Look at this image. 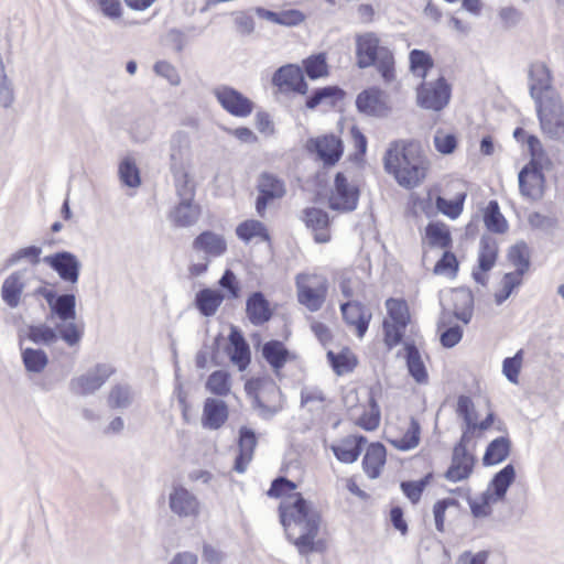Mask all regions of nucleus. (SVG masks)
<instances>
[{"label":"nucleus","instance_id":"58","mask_svg":"<svg viewBox=\"0 0 564 564\" xmlns=\"http://www.w3.org/2000/svg\"><path fill=\"white\" fill-rule=\"evenodd\" d=\"M522 282L519 273H506L501 280V290L495 294V302L501 305Z\"/></svg>","mask_w":564,"mask_h":564},{"label":"nucleus","instance_id":"46","mask_svg":"<svg viewBox=\"0 0 564 564\" xmlns=\"http://www.w3.org/2000/svg\"><path fill=\"white\" fill-rule=\"evenodd\" d=\"M134 393L128 384H116L108 395V405L112 409H127L133 402Z\"/></svg>","mask_w":564,"mask_h":564},{"label":"nucleus","instance_id":"56","mask_svg":"<svg viewBox=\"0 0 564 564\" xmlns=\"http://www.w3.org/2000/svg\"><path fill=\"white\" fill-rule=\"evenodd\" d=\"M469 564H506L505 556L498 552L491 551H480L476 554L471 552H465L459 557V564L462 562H467Z\"/></svg>","mask_w":564,"mask_h":564},{"label":"nucleus","instance_id":"10","mask_svg":"<svg viewBox=\"0 0 564 564\" xmlns=\"http://www.w3.org/2000/svg\"><path fill=\"white\" fill-rule=\"evenodd\" d=\"M528 87L534 102L543 101L552 95H558L553 88V75L551 69L541 61L530 64L528 69Z\"/></svg>","mask_w":564,"mask_h":564},{"label":"nucleus","instance_id":"60","mask_svg":"<svg viewBox=\"0 0 564 564\" xmlns=\"http://www.w3.org/2000/svg\"><path fill=\"white\" fill-rule=\"evenodd\" d=\"M41 253H42V249L36 246L21 248L8 258L7 265L8 267L14 265V264L19 263L21 260H26L31 264H37L40 262Z\"/></svg>","mask_w":564,"mask_h":564},{"label":"nucleus","instance_id":"15","mask_svg":"<svg viewBox=\"0 0 564 564\" xmlns=\"http://www.w3.org/2000/svg\"><path fill=\"white\" fill-rule=\"evenodd\" d=\"M169 507L178 518L196 519L200 514L198 498L183 486H174L169 495Z\"/></svg>","mask_w":564,"mask_h":564},{"label":"nucleus","instance_id":"3","mask_svg":"<svg viewBox=\"0 0 564 564\" xmlns=\"http://www.w3.org/2000/svg\"><path fill=\"white\" fill-rule=\"evenodd\" d=\"M355 45L356 65L360 69L375 67L387 85L395 80L394 53L375 32L357 34Z\"/></svg>","mask_w":564,"mask_h":564},{"label":"nucleus","instance_id":"24","mask_svg":"<svg viewBox=\"0 0 564 564\" xmlns=\"http://www.w3.org/2000/svg\"><path fill=\"white\" fill-rule=\"evenodd\" d=\"M229 410L225 401L207 398L204 402L202 426L207 430H219L228 420Z\"/></svg>","mask_w":564,"mask_h":564},{"label":"nucleus","instance_id":"59","mask_svg":"<svg viewBox=\"0 0 564 564\" xmlns=\"http://www.w3.org/2000/svg\"><path fill=\"white\" fill-rule=\"evenodd\" d=\"M175 182L176 194L181 200L193 199L195 195V186L186 171L172 173Z\"/></svg>","mask_w":564,"mask_h":564},{"label":"nucleus","instance_id":"12","mask_svg":"<svg viewBox=\"0 0 564 564\" xmlns=\"http://www.w3.org/2000/svg\"><path fill=\"white\" fill-rule=\"evenodd\" d=\"M219 105L231 116L246 118L253 111L254 104L232 87L220 85L213 89Z\"/></svg>","mask_w":564,"mask_h":564},{"label":"nucleus","instance_id":"36","mask_svg":"<svg viewBox=\"0 0 564 564\" xmlns=\"http://www.w3.org/2000/svg\"><path fill=\"white\" fill-rule=\"evenodd\" d=\"M224 301V295L216 290L203 289L195 297L196 307L204 316H213Z\"/></svg>","mask_w":564,"mask_h":564},{"label":"nucleus","instance_id":"57","mask_svg":"<svg viewBox=\"0 0 564 564\" xmlns=\"http://www.w3.org/2000/svg\"><path fill=\"white\" fill-rule=\"evenodd\" d=\"M410 67L414 75L425 78L427 72L433 67V59L427 53L413 50L410 52Z\"/></svg>","mask_w":564,"mask_h":564},{"label":"nucleus","instance_id":"4","mask_svg":"<svg viewBox=\"0 0 564 564\" xmlns=\"http://www.w3.org/2000/svg\"><path fill=\"white\" fill-rule=\"evenodd\" d=\"M84 335L83 324H55L52 327L45 323L29 325L25 336L36 345L51 346L62 339L68 347L78 346Z\"/></svg>","mask_w":564,"mask_h":564},{"label":"nucleus","instance_id":"63","mask_svg":"<svg viewBox=\"0 0 564 564\" xmlns=\"http://www.w3.org/2000/svg\"><path fill=\"white\" fill-rule=\"evenodd\" d=\"M456 412L463 417L465 424H476L477 414L469 397L460 395L458 398Z\"/></svg>","mask_w":564,"mask_h":564},{"label":"nucleus","instance_id":"31","mask_svg":"<svg viewBox=\"0 0 564 564\" xmlns=\"http://www.w3.org/2000/svg\"><path fill=\"white\" fill-rule=\"evenodd\" d=\"M366 443V437L361 435H349L343 438L339 444L333 445L332 451L338 460L351 464L357 460Z\"/></svg>","mask_w":564,"mask_h":564},{"label":"nucleus","instance_id":"26","mask_svg":"<svg viewBox=\"0 0 564 564\" xmlns=\"http://www.w3.org/2000/svg\"><path fill=\"white\" fill-rule=\"evenodd\" d=\"M356 106L360 112L381 117L388 111L386 95L379 88H370L361 91L356 99Z\"/></svg>","mask_w":564,"mask_h":564},{"label":"nucleus","instance_id":"11","mask_svg":"<svg viewBox=\"0 0 564 564\" xmlns=\"http://www.w3.org/2000/svg\"><path fill=\"white\" fill-rule=\"evenodd\" d=\"M451 98V87L438 77L435 82H424L417 88V105L424 109L441 111Z\"/></svg>","mask_w":564,"mask_h":564},{"label":"nucleus","instance_id":"35","mask_svg":"<svg viewBox=\"0 0 564 564\" xmlns=\"http://www.w3.org/2000/svg\"><path fill=\"white\" fill-rule=\"evenodd\" d=\"M516 479V469L513 465L508 464L500 471H498L490 481L488 489L491 490L492 497L501 501L508 488Z\"/></svg>","mask_w":564,"mask_h":564},{"label":"nucleus","instance_id":"19","mask_svg":"<svg viewBox=\"0 0 564 564\" xmlns=\"http://www.w3.org/2000/svg\"><path fill=\"white\" fill-rule=\"evenodd\" d=\"M544 174L541 169L531 161L519 173V189L522 196L539 199L543 195Z\"/></svg>","mask_w":564,"mask_h":564},{"label":"nucleus","instance_id":"61","mask_svg":"<svg viewBox=\"0 0 564 564\" xmlns=\"http://www.w3.org/2000/svg\"><path fill=\"white\" fill-rule=\"evenodd\" d=\"M523 361V350L520 349L513 357H508L502 362V372L506 378L512 382L518 383L519 373Z\"/></svg>","mask_w":564,"mask_h":564},{"label":"nucleus","instance_id":"47","mask_svg":"<svg viewBox=\"0 0 564 564\" xmlns=\"http://www.w3.org/2000/svg\"><path fill=\"white\" fill-rule=\"evenodd\" d=\"M343 96V90L336 86H326L316 89L312 96L306 99V107L315 109L322 104L333 105L335 100Z\"/></svg>","mask_w":564,"mask_h":564},{"label":"nucleus","instance_id":"32","mask_svg":"<svg viewBox=\"0 0 564 564\" xmlns=\"http://www.w3.org/2000/svg\"><path fill=\"white\" fill-rule=\"evenodd\" d=\"M200 216V207L193 199L181 200L170 213V220L175 227H192Z\"/></svg>","mask_w":564,"mask_h":564},{"label":"nucleus","instance_id":"25","mask_svg":"<svg viewBox=\"0 0 564 564\" xmlns=\"http://www.w3.org/2000/svg\"><path fill=\"white\" fill-rule=\"evenodd\" d=\"M196 252H203L205 258H218L227 251V241L220 234L206 230L200 232L192 243Z\"/></svg>","mask_w":564,"mask_h":564},{"label":"nucleus","instance_id":"20","mask_svg":"<svg viewBox=\"0 0 564 564\" xmlns=\"http://www.w3.org/2000/svg\"><path fill=\"white\" fill-rule=\"evenodd\" d=\"M254 403L259 415L270 420L283 409L284 401L281 390L274 383H269L260 389Z\"/></svg>","mask_w":564,"mask_h":564},{"label":"nucleus","instance_id":"18","mask_svg":"<svg viewBox=\"0 0 564 564\" xmlns=\"http://www.w3.org/2000/svg\"><path fill=\"white\" fill-rule=\"evenodd\" d=\"M31 280H35L28 270H19L11 273L1 288V297L3 302L11 308L20 305L21 295Z\"/></svg>","mask_w":564,"mask_h":564},{"label":"nucleus","instance_id":"43","mask_svg":"<svg viewBox=\"0 0 564 564\" xmlns=\"http://www.w3.org/2000/svg\"><path fill=\"white\" fill-rule=\"evenodd\" d=\"M454 316L465 324L473 317L474 299L470 292L460 290L454 292Z\"/></svg>","mask_w":564,"mask_h":564},{"label":"nucleus","instance_id":"34","mask_svg":"<svg viewBox=\"0 0 564 564\" xmlns=\"http://www.w3.org/2000/svg\"><path fill=\"white\" fill-rule=\"evenodd\" d=\"M230 349L229 356L232 364L238 366L239 370H245L250 362V350L242 335L232 329L229 335Z\"/></svg>","mask_w":564,"mask_h":564},{"label":"nucleus","instance_id":"21","mask_svg":"<svg viewBox=\"0 0 564 564\" xmlns=\"http://www.w3.org/2000/svg\"><path fill=\"white\" fill-rule=\"evenodd\" d=\"M340 311L347 325L355 327L357 336L362 338L369 327L371 312L360 302L352 300L341 303Z\"/></svg>","mask_w":564,"mask_h":564},{"label":"nucleus","instance_id":"30","mask_svg":"<svg viewBox=\"0 0 564 564\" xmlns=\"http://www.w3.org/2000/svg\"><path fill=\"white\" fill-rule=\"evenodd\" d=\"M246 314L250 323L256 326L263 325L271 318L270 303L262 292L250 294L246 303Z\"/></svg>","mask_w":564,"mask_h":564},{"label":"nucleus","instance_id":"52","mask_svg":"<svg viewBox=\"0 0 564 564\" xmlns=\"http://www.w3.org/2000/svg\"><path fill=\"white\" fill-rule=\"evenodd\" d=\"M327 358L334 371L338 376L352 371L356 366V359L349 350H345L339 354H335L329 350L327 352Z\"/></svg>","mask_w":564,"mask_h":564},{"label":"nucleus","instance_id":"40","mask_svg":"<svg viewBox=\"0 0 564 564\" xmlns=\"http://www.w3.org/2000/svg\"><path fill=\"white\" fill-rule=\"evenodd\" d=\"M406 366L410 375L417 383H424L427 380V372L421 358L419 349L413 344H405Z\"/></svg>","mask_w":564,"mask_h":564},{"label":"nucleus","instance_id":"8","mask_svg":"<svg viewBox=\"0 0 564 564\" xmlns=\"http://www.w3.org/2000/svg\"><path fill=\"white\" fill-rule=\"evenodd\" d=\"M540 126L551 139H560L564 134V107L560 95H552L545 100L535 102Z\"/></svg>","mask_w":564,"mask_h":564},{"label":"nucleus","instance_id":"38","mask_svg":"<svg viewBox=\"0 0 564 564\" xmlns=\"http://www.w3.org/2000/svg\"><path fill=\"white\" fill-rule=\"evenodd\" d=\"M498 257V243L491 236H482L479 242L478 267L487 272L495 265Z\"/></svg>","mask_w":564,"mask_h":564},{"label":"nucleus","instance_id":"6","mask_svg":"<svg viewBox=\"0 0 564 564\" xmlns=\"http://www.w3.org/2000/svg\"><path fill=\"white\" fill-rule=\"evenodd\" d=\"M386 308L388 318L383 321L384 344L391 349L401 343L410 323V312L408 303L402 299H388Z\"/></svg>","mask_w":564,"mask_h":564},{"label":"nucleus","instance_id":"37","mask_svg":"<svg viewBox=\"0 0 564 564\" xmlns=\"http://www.w3.org/2000/svg\"><path fill=\"white\" fill-rule=\"evenodd\" d=\"M22 364L28 373L40 375L48 365L47 354L40 348H24L21 350Z\"/></svg>","mask_w":564,"mask_h":564},{"label":"nucleus","instance_id":"22","mask_svg":"<svg viewBox=\"0 0 564 564\" xmlns=\"http://www.w3.org/2000/svg\"><path fill=\"white\" fill-rule=\"evenodd\" d=\"M307 149L315 152L326 165H334L343 154L341 141L335 135L311 139Z\"/></svg>","mask_w":564,"mask_h":564},{"label":"nucleus","instance_id":"42","mask_svg":"<svg viewBox=\"0 0 564 564\" xmlns=\"http://www.w3.org/2000/svg\"><path fill=\"white\" fill-rule=\"evenodd\" d=\"M421 426L420 423L411 417L406 432L397 438L390 440L391 445L400 451H410L415 448L420 443Z\"/></svg>","mask_w":564,"mask_h":564},{"label":"nucleus","instance_id":"17","mask_svg":"<svg viewBox=\"0 0 564 564\" xmlns=\"http://www.w3.org/2000/svg\"><path fill=\"white\" fill-rule=\"evenodd\" d=\"M259 196L256 202V209L260 216L264 215L269 202L281 198L285 195L284 182L276 176L263 173L258 182Z\"/></svg>","mask_w":564,"mask_h":564},{"label":"nucleus","instance_id":"54","mask_svg":"<svg viewBox=\"0 0 564 564\" xmlns=\"http://www.w3.org/2000/svg\"><path fill=\"white\" fill-rule=\"evenodd\" d=\"M306 75L311 79H317L328 74L326 56L323 53L311 55L303 61Z\"/></svg>","mask_w":564,"mask_h":564},{"label":"nucleus","instance_id":"48","mask_svg":"<svg viewBox=\"0 0 564 564\" xmlns=\"http://www.w3.org/2000/svg\"><path fill=\"white\" fill-rule=\"evenodd\" d=\"M237 236L243 241H250L252 238H260L263 241L269 240V234L265 226L259 220H247L240 224L236 229Z\"/></svg>","mask_w":564,"mask_h":564},{"label":"nucleus","instance_id":"33","mask_svg":"<svg viewBox=\"0 0 564 564\" xmlns=\"http://www.w3.org/2000/svg\"><path fill=\"white\" fill-rule=\"evenodd\" d=\"M386 447L380 443H372L368 446L362 459V467L369 478L379 477L386 464Z\"/></svg>","mask_w":564,"mask_h":564},{"label":"nucleus","instance_id":"41","mask_svg":"<svg viewBox=\"0 0 564 564\" xmlns=\"http://www.w3.org/2000/svg\"><path fill=\"white\" fill-rule=\"evenodd\" d=\"M262 355L274 371L278 372L286 362L289 351L281 341L271 340L263 345Z\"/></svg>","mask_w":564,"mask_h":564},{"label":"nucleus","instance_id":"14","mask_svg":"<svg viewBox=\"0 0 564 564\" xmlns=\"http://www.w3.org/2000/svg\"><path fill=\"white\" fill-rule=\"evenodd\" d=\"M43 261L57 273L62 281L69 284L78 282L82 263L74 253L59 251L44 257Z\"/></svg>","mask_w":564,"mask_h":564},{"label":"nucleus","instance_id":"29","mask_svg":"<svg viewBox=\"0 0 564 564\" xmlns=\"http://www.w3.org/2000/svg\"><path fill=\"white\" fill-rule=\"evenodd\" d=\"M304 221L313 230L314 240L317 243L329 241V218L326 212L316 207L306 208L304 210Z\"/></svg>","mask_w":564,"mask_h":564},{"label":"nucleus","instance_id":"53","mask_svg":"<svg viewBox=\"0 0 564 564\" xmlns=\"http://www.w3.org/2000/svg\"><path fill=\"white\" fill-rule=\"evenodd\" d=\"M207 390L216 395L225 397L230 392V376L224 370L214 371L207 379Z\"/></svg>","mask_w":564,"mask_h":564},{"label":"nucleus","instance_id":"16","mask_svg":"<svg viewBox=\"0 0 564 564\" xmlns=\"http://www.w3.org/2000/svg\"><path fill=\"white\" fill-rule=\"evenodd\" d=\"M272 84L282 93L292 91L305 95L308 90L302 68L294 64L284 65L275 70L272 77Z\"/></svg>","mask_w":564,"mask_h":564},{"label":"nucleus","instance_id":"45","mask_svg":"<svg viewBox=\"0 0 564 564\" xmlns=\"http://www.w3.org/2000/svg\"><path fill=\"white\" fill-rule=\"evenodd\" d=\"M484 221L488 230L496 234H503L508 229V224L499 210V205L496 200H490L487 205L484 215Z\"/></svg>","mask_w":564,"mask_h":564},{"label":"nucleus","instance_id":"44","mask_svg":"<svg viewBox=\"0 0 564 564\" xmlns=\"http://www.w3.org/2000/svg\"><path fill=\"white\" fill-rule=\"evenodd\" d=\"M425 234L432 247L445 249L452 245L451 234L445 224L430 223L425 228Z\"/></svg>","mask_w":564,"mask_h":564},{"label":"nucleus","instance_id":"50","mask_svg":"<svg viewBox=\"0 0 564 564\" xmlns=\"http://www.w3.org/2000/svg\"><path fill=\"white\" fill-rule=\"evenodd\" d=\"M497 502H499V500L492 497L490 489H487L478 497L469 499L468 501L471 514L475 518H486L490 516L492 511V505Z\"/></svg>","mask_w":564,"mask_h":564},{"label":"nucleus","instance_id":"39","mask_svg":"<svg viewBox=\"0 0 564 564\" xmlns=\"http://www.w3.org/2000/svg\"><path fill=\"white\" fill-rule=\"evenodd\" d=\"M511 443L507 437H498L489 443L482 457L484 465H495L505 460L510 453Z\"/></svg>","mask_w":564,"mask_h":564},{"label":"nucleus","instance_id":"64","mask_svg":"<svg viewBox=\"0 0 564 564\" xmlns=\"http://www.w3.org/2000/svg\"><path fill=\"white\" fill-rule=\"evenodd\" d=\"M458 270V262L454 253L446 251L436 262L434 273L455 275Z\"/></svg>","mask_w":564,"mask_h":564},{"label":"nucleus","instance_id":"13","mask_svg":"<svg viewBox=\"0 0 564 564\" xmlns=\"http://www.w3.org/2000/svg\"><path fill=\"white\" fill-rule=\"evenodd\" d=\"M113 371L111 366L98 364L85 373L72 379L69 383L70 391L78 395L93 394L105 384Z\"/></svg>","mask_w":564,"mask_h":564},{"label":"nucleus","instance_id":"51","mask_svg":"<svg viewBox=\"0 0 564 564\" xmlns=\"http://www.w3.org/2000/svg\"><path fill=\"white\" fill-rule=\"evenodd\" d=\"M120 181L129 187H138L141 184L140 171L131 156H126L119 164Z\"/></svg>","mask_w":564,"mask_h":564},{"label":"nucleus","instance_id":"2","mask_svg":"<svg viewBox=\"0 0 564 564\" xmlns=\"http://www.w3.org/2000/svg\"><path fill=\"white\" fill-rule=\"evenodd\" d=\"M384 170L405 188L420 185L426 176L429 161L416 142L397 140L390 143L384 158Z\"/></svg>","mask_w":564,"mask_h":564},{"label":"nucleus","instance_id":"28","mask_svg":"<svg viewBox=\"0 0 564 564\" xmlns=\"http://www.w3.org/2000/svg\"><path fill=\"white\" fill-rule=\"evenodd\" d=\"M189 144L185 134L176 133L173 135L170 148V169L172 173L186 171L189 165Z\"/></svg>","mask_w":564,"mask_h":564},{"label":"nucleus","instance_id":"27","mask_svg":"<svg viewBox=\"0 0 564 564\" xmlns=\"http://www.w3.org/2000/svg\"><path fill=\"white\" fill-rule=\"evenodd\" d=\"M257 446V437L253 430L242 426L239 430V454L235 459L234 469L237 473H245L248 465L253 458L254 448Z\"/></svg>","mask_w":564,"mask_h":564},{"label":"nucleus","instance_id":"49","mask_svg":"<svg viewBox=\"0 0 564 564\" xmlns=\"http://www.w3.org/2000/svg\"><path fill=\"white\" fill-rule=\"evenodd\" d=\"M510 262L517 268L513 273L522 276L530 267V252L525 242L521 241L512 246L508 252Z\"/></svg>","mask_w":564,"mask_h":564},{"label":"nucleus","instance_id":"23","mask_svg":"<svg viewBox=\"0 0 564 564\" xmlns=\"http://www.w3.org/2000/svg\"><path fill=\"white\" fill-rule=\"evenodd\" d=\"M474 463V456L467 449H464L463 446H455L451 466L444 477L452 482L465 480L471 475Z\"/></svg>","mask_w":564,"mask_h":564},{"label":"nucleus","instance_id":"7","mask_svg":"<svg viewBox=\"0 0 564 564\" xmlns=\"http://www.w3.org/2000/svg\"><path fill=\"white\" fill-rule=\"evenodd\" d=\"M32 295H41L45 299L50 308L48 321L57 318L59 321V323H57L58 325L77 324L75 322L76 297L74 294H56L53 289L43 286L40 281L39 285L33 290Z\"/></svg>","mask_w":564,"mask_h":564},{"label":"nucleus","instance_id":"62","mask_svg":"<svg viewBox=\"0 0 564 564\" xmlns=\"http://www.w3.org/2000/svg\"><path fill=\"white\" fill-rule=\"evenodd\" d=\"M434 145L438 152L449 154L456 149L457 139L455 134L447 133L444 130L438 129L434 135Z\"/></svg>","mask_w":564,"mask_h":564},{"label":"nucleus","instance_id":"1","mask_svg":"<svg viewBox=\"0 0 564 564\" xmlns=\"http://www.w3.org/2000/svg\"><path fill=\"white\" fill-rule=\"evenodd\" d=\"M296 485L285 477H278L268 490L270 497H282L279 507L281 522L288 539L297 547L301 554L315 550V538L318 534L321 516L299 492Z\"/></svg>","mask_w":564,"mask_h":564},{"label":"nucleus","instance_id":"55","mask_svg":"<svg viewBox=\"0 0 564 564\" xmlns=\"http://www.w3.org/2000/svg\"><path fill=\"white\" fill-rule=\"evenodd\" d=\"M466 193H459L454 199H446L442 196L436 198V208L452 219L457 218L462 212Z\"/></svg>","mask_w":564,"mask_h":564},{"label":"nucleus","instance_id":"9","mask_svg":"<svg viewBox=\"0 0 564 564\" xmlns=\"http://www.w3.org/2000/svg\"><path fill=\"white\" fill-rule=\"evenodd\" d=\"M358 199V186L349 181L344 173L338 172L328 197L329 208L343 213L352 212L357 207Z\"/></svg>","mask_w":564,"mask_h":564},{"label":"nucleus","instance_id":"5","mask_svg":"<svg viewBox=\"0 0 564 564\" xmlns=\"http://www.w3.org/2000/svg\"><path fill=\"white\" fill-rule=\"evenodd\" d=\"M297 301L310 312L322 308L328 291L326 276L316 273H299L295 276Z\"/></svg>","mask_w":564,"mask_h":564}]
</instances>
